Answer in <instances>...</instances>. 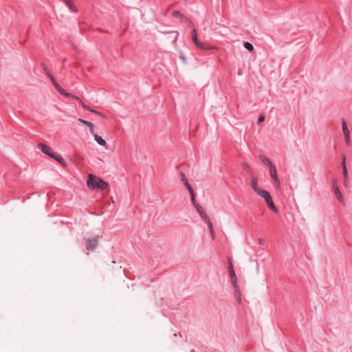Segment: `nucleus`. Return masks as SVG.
<instances>
[{
    "label": "nucleus",
    "instance_id": "obj_35",
    "mask_svg": "<svg viewBox=\"0 0 352 352\" xmlns=\"http://www.w3.org/2000/svg\"><path fill=\"white\" fill-rule=\"evenodd\" d=\"M265 119V117L263 116H261L258 118V124H260L261 122H262Z\"/></svg>",
    "mask_w": 352,
    "mask_h": 352
},
{
    "label": "nucleus",
    "instance_id": "obj_10",
    "mask_svg": "<svg viewBox=\"0 0 352 352\" xmlns=\"http://www.w3.org/2000/svg\"><path fill=\"white\" fill-rule=\"evenodd\" d=\"M180 177H181V180L184 182V184L186 186V187L187 188L188 190L192 191V188L190 186V184H189V182H188L186 175L183 172H180Z\"/></svg>",
    "mask_w": 352,
    "mask_h": 352
},
{
    "label": "nucleus",
    "instance_id": "obj_34",
    "mask_svg": "<svg viewBox=\"0 0 352 352\" xmlns=\"http://www.w3.org/2000/svg\"><path fill=\"white\" fill-rule=\"evenodd\" d=\"M49 78H50V80H52V82L53 85L55 86V83H57V82H56V80H55L54 77L52 75H51Z\"/></svg>",
    "mask_w": 352,
    "mask_h": 352
},
{
    "label": "nucleus",
    "instance_id": "obj_37",
    "mask_svg": "<svg viewBox=\"0 0 352 352\" xmlns=\"http://www.w3.org/2000/svg\"><path fill=\"white\" fill-rule=\"evenodd\" d=\"M67 91L64 89V91H62L60 94L65 96L67 94Z\"/></svg>",
    "mask_w": 352,
    "mask_h": 352
},
{
    "label": "nucleus",
    "instance_id": "obj_20",
    "mask_svg": "<svg viewBox=\"0 0 352 352\" xmlns=\"http://www.w3.org/2000/svg\"><path fill=\"white\" fill-rule=\"evenodd\" d=\"M241 166L243 168V170H245V171H247V173L253 176V171L252 170L250 166L246 163V162H243L241 164Z\"/></svg>",
    "mask_w": 352,
    "mask_h": 352
},
{
    "label": "nucleus",
    "instance_id": "obj_11",
    "mask_svg": "<svg viewBox=\"0 0 352 352\" xmlns=\"http://www.w3.org/2000/svg\"><path fill=\"white\" fill-rule=\"evenodd\" d=\"M78 122L85 124V126H87L89 127V129H90V133L91 134H94V125L92 122H89V121H87V120H85L83 119H81V118H79L78 119Z\"/></svg>",
    "mask_w": 352,
    "mask_h": 352
},
{
    "label": "nucleus",
    "instance_id": "obj_30",
    "mask_svg": "<svg viewBox=\"0 0 352 352\" xmlns=\"http://www.w3.org/2000/svg\"><path fill=\"white\" fill-rule=\"evenodd\" d=\"M179 57H180V58L182 60V61L184 63H186V58L185 57V56L183 54V52H180Z\"/></svg>",
    "mask_w": 352,
    "mask_h": 352
},
{
    "label": "nucleus",
    "instance_id": "obj_3",
    "mask_svg": "<svg viewBox=\"0 0 352 352\" xmlns=\"http://www.w3.org/2000/svg\"><path fill=\"white\" fill-rule=\"evenodd\" d=\"M257 195H258L265 199L270 209H271L272 211L275 212H278V210L274 204L273 203L272 197L268 191L261 189V190H259V192H258Z\"/></svg>",
    "mask_w": 352,
    "mask_h": 352
},
{
    "label": "nucleus",
    "instance_id": "obj_15",
    "mask_svg": "<svg viewBox=\"0 0 352 352\" xmlns=\"http://www.w3.org/2000/svg\"><path fill=\"white\" fill-rule=\"evenodd\" d=\"M80 103H81V105H82V108H83V109H86V110H88V111H91V112H93V113H95L96 114L99 115V116H100L101 117H104V115H103L102 113H100V112H99V111H95V110L91 109L89 106H87V104H85L83 102L80 101Z\"/></svg>",
    "mask_w": 352,
    "mask_h": 352
},
{
    "label": "nucleus",
    "instance_id": "obj_31",
    "mask_svg": "<svg viewBox=\"0 0 352 352\" xmlns=\"http://www.w3.org/2000/svg\"><path fill=\"white\" fill-rule=\"evenodd\" d=\"M345 161H346V157H345V155H344V156L342 157V164H341V165H342V169H344V167H346V162H345Z\"/></svg>",
    "mask_w": 352,
    "mask_h": 352
},
{
    "label": "nucleus",
    "instance_id": "obj_16",
    "mask_svg": "<svg viewBox=\"0 0 352 352\" xmlns=\"http://www.w3.org/2000/svg\"><path fill=\"white\" fill-rule=\"evenodd\" d=\"M270 176H271L272 179L274 181L277 180L278 179V177L277 176V173H276V166H272L271 168H270Z\"/></svg>",
    "mask_w": 352,
    "mask_h": 352
},
{
    "label": "nucleus",
    "instance_id": "obj_6",
    "mask_svg": "<svg viewBox=\"0 0 352 352\" xmlns=\"http://www.w3.org/2000/svg\"><path fill=\"white\" fill-rule=\"evenodd\" d=\"M333 189L338 200L342 203L344 201L342 195L336 182H333Z\"/></svg>",
    "mask_w": 352,
    "mask_h": 352
},
{
    "label": "nucleus",
    "instance_id": "obj_7",
    "mask_svg": "<svg viewBox=\"0 0 352 352\" xmlns=\"http://www.w3.org/2000/svg\"><path fill=\"white\" fill-rule=\"evenodd\" d=\"M250 186L256 194L261 190V188L258 186V178L256 177H252Z\"/></svg>",
    "mask_w": 352,
    "mask_h": 352
},
{
    "label": "nucleus",
    "instance_id": "obj_39",
    "mask_svg": "<svg viewBox=\"0 0 352 352\" xmlns=\"http://www.w3.org/2000/svg\"><path fill=\"white\" fill-rule=\"evenodd\" d=\"M63 1H64L65 0H62Z\"/></svg>",
    "mask_w": 352,
    "mask_h": 352
},
{
    "label": "nucleus",
    "instance_id": "obj_25",
    "mask_svg": "<svg viewBox=\"0 0 352 352\" xmlns=\"http://www.w3.org/2000/svg\"><path fill=\"white\" fill-rule=\"evenodd\" d=\"M189 192L190 194L191 201L192 202V204L194 205V206H195V204H198L196 202L195 195L193 189L192 190V191H189Z\"/></svg>",
    "mask_w": 352,
    "mask_h": 352
},
{
    "label": "nucleus",
    "instance_id": "obj_17",
    "mask_svg": "<svg viewBox=\"0 0 352 352\" xmlns=\"http://www.w3.org/2000/svg\"><path fill=\"white\" fill-rule=\"evenodd\" d=\"M64 2L72 11L74 12L78 11L76 7L72 3L71 0H65Z\"/></svg>",
    "mask_w": 352,
    "mask_h": 352
},
{
    "label": "nucleus",
    "instance_id": "obj_27",
    "mask_svg": "<svg viewBox=\"0 0 352 352\" xmlns=\"http://www.w3.org/2000/svg\"><path fill=\"white\" fill-rule=\"evenodd\" d=\"M173 16L175 17L183 18L184 15L178 10H175L172 13Z\"/></svg>",
    "mask_w": 352,
    "mask_h": 352
},
{
    "label": "nucleus",
    "instance_id": "obj_24",
    "mask_svg": "<svg viewBox=\"0 0 352 352\" xmlns=\"http://www.w3.org/2000/svg\"><path fill=\"white\" fill-rule=\"evenodd\" d=\"M343 175H344V185L346 186L347 185V179L349 177V174H348L346 167H344V169H343Z\"/></svg>",
    "mask_w": 352,
    "mask_h": 352
},
{
    "label": "nucleus",
    "instance_id": "obj_18",
    "mask_svg": "<svg viewBox=\"0 0 352 352\" xmlns=\"http://www.w3.org/2000/svg\"><path fill=\"white\" fill-rule=\"evenodd\" d=\"M342 129L344 135L350 134L349 130L347 126L346 122L345 120H342Z\"/></svg>",
    "mask_w": 352,
    "mask_h": 352
},
{
    "label": "nucleus",
    "instance_id": "obj_33",
    "mask_svg": "<svg viewBox=\"0 0 352 352\" xmlns=\"http://www.w3.org/2000/svg\"><path fill=\"white\" fill-rule=\"evenodd\" d=\"M65 96L78 99V98L76 97L75 96L69 93H67V94Z\"/></svg>",
    "mask_w": 352,
    "mask_h": 352
},
{
    "label": "nucleus",
    "instance_id": "obj_12",
    "mask_svg": "<svg viewBox=\"0 0 352 352\" xmlns=\"http://www.w3.org/2000/svg\"><path fill=\"white\" fill-rule=\"evenodd\" d=\"M92 135H94L95 140L97 142V143L98 144H100V146H107L106 141L104 139H102V137L96 134L94 132V134H92Z\"/></svg>",
    "mask_w": 352,
    "mask_h": 352
},
{
    "label": "nucleus",
    "instance_id": "obj_26",
    "mask_svg": "<svg viewBox=\"0 0 352 352\" xmlns=\"http://www.w3.org/2000/svg\"><path fill=\"white\" fill-rule=\"evenodd\" d=\"M244 47L246 50H248V51H250V52L254 50V47H253L252 44L249 42H245L244 43Z\"/></svg>",
    "mask_w": 352,
    "mask_h": 352
},
{
    "label": "nucleus",
    "instance_id": "obj_36",
    "mask_svg": "<svg viewBox=\"0 0 352 352\" xmlns=\"http://www.w3.org/2000/svg\"><path fill=\"white\" fill-rule=\"evenodd\" d=\"M264 242H265V241H264V240H263V239H259V243H260V244H263V243H264Z\"/></svg>",
    "mask_w": 352,
    "mask_h": 352
},
{
    "label": "nucleus",
    "instance_id": "obj_29",
    "mask_svg": "<svg viewBox=\"0 0 352 352\" xmlns=\"http://www.w3.org/2000/svg\"><path fill=\"white\" fill-rule=\"evenodd\" d=\"M344 138H345V142H346V144L349 146L350 145V143H351V140H350V134L349 135H344Z\"/></svg>",
    "mask_w": 352,
    "mask_h": 352
},
{
    "label": "nucleus",
    "instance_id": "obj_8",
    "mask_svg": "<svg viewBox=\"0 0 352 352\" xmlns=\"http://www.w3.org/2000/svg\"><path fill=\"white\" fill-rule=\"evenodd\" d=\"M38 148H39L45 154L50 157H53L52 153L50 152V148L44 144H38Z\"/></svg>",
    "mask_w": 352,
    "mask_h": 352
},
{
    "label": "nucleus",
    "instance_id": "obj_1",
    "mask_svg": "<svg viewBox=\"0 0 352 352\" xmlns=\"http://www.w3.org/2000/svg\"><path fill=\"white\" fill-rule=\"evenodd\" d=\"M87 185L89 189L97 190H104L109 186L108 182L93 174L88 175Z\"/></svg>",
    "mask_w": 352,
    "mask_h": 352
},
{
    "label": "nucleus",
    "instance_id": "obj_2",
    "mask_svg": "<svg viewBox=\"0 0 352 352\" xmlns=\"http://www.w3.org/2000/svg\"><path fill=\"white\" fill-rule=\"evenodd\" d=\"M228 271H229L230 276L231 278V282L234 288V294H235V296L239 297L240 296L239 287L237 284V278H236V276L234 273V266L232 263V260L230 258H228Z\"/></svg>",
    "mask_w": 352,
    "mask_h": 352
},
{
    "label": "nucleus",
    "instance_id": "obj_14",
    "mask_svg": "<svg viewBox=\"0 0 352 352\" xmlns=\"http://www.w3.org/2000/svg\"><path fill=\"white\" fill-rule=\"evenodd\" d=\"M261 160L267 166H269V168H271L272 166H275L274 164H272L270 160L265 157V155H260Z\"/></svg>",
    "mask_w": 352,
    "mask_h": 352
},
{
    "label": "nucleus",
    "instance_id": "obj_32",
    "mask_svg": "<svg viewBox=\"0 0 352 352\" xmlns=\"http://www.w3.org/2000/svg\"><path fill=\"white\" fill-rule=\"evenodd\" d=\"M274 183H275V185L278 188H280V180L278 179L277 180H275L274 181Z\"/></svg>",
    "mask_w": 352,
    "mask_h": 352
},
{
    "label": "nucleus",
    "instance_id": "obj_23",
    "mask_svg": "<svg viewBox=\"0 0 352 352\" xmlns=\"http://www.w3.org/2000/svg\"><path fill=\"white\" fill-rule=\"evenodd\" d=\"M41 67L45 72V74L48 76L50 77L51 75H52L50 71V69L47 68V65H45V64H42L41 65Z\"/></svg>",
    "mask_w": 352,
    "mask_h": 352
},
{
    "label": "nucleus",
    "instance_id": "obj_38",
    "mask_svg": "<svg viewBox=\"0 0 352 352\" xmlns=\"http://www.w3.org/2000/svg\"><path fill=\"white\" fill-rule=\"evenodd\" d=\"M190 352H195V351L194 349H192Z\"/></svg>",
    "mask_w": 352,
    "mask_h": 352
},
{
    "label": "nucleus",
    "instance_id": "obj_21",
    "mask_svg": "<svg viewBox=\"0 0 352 352\" xmlns=\"http://www.w3.org/2000/svg\"><path fill=\"white\" fill-rule=\"evenodd\" d=\"M191 36H192V41L194 43V44L195 43H197V41L199 40H198L197 32V30L195 28L192 29V33H191Z\"/></svg>",
    "mask_w": 352,
    "mask_h": 352
},
{
    "label": "nucleus",
    "instance_id": "obj_28",
    "mask_svg": "<svg viewBox=\"0 0 352 352\" xmlns=\"http://www.w3.org/2000/svg\"><path fill=\"white\" fill-rule=\"evenodd\" d=\"M54 87L60 94H61L62 91H64V89L59 84L55 83Z\"/></svg>",
    "mask_w": 352,
    "mask_h": 352
},
{
    "label": "nucleus",
    "instance_id": "obj_4",
    "mask_svg": "<svg viewBox=\"0 0 352 352\" xmlns=\"http://www.w3.org/2000/svg\"><path fill=\"white\" fill-rule=\"evenodd\" d=\"M98 244V236L88 239L86 241V249L87 250H94Z\"/></svg>",
    "mask_w": 352,
    "mask_h": 352
},
{
    "label": "nucleus",
    "instance_id": "obj_13",
    "mask_svg": "<svg viewBox=\"0 0 352 352\" xmlns=\"http://www.w3.org/2000/svg\"><path fill=\"white\" fill-rule=\"evenodd\" d=\"M163 34H171L173 35L172 43L174 45H176L177 41L179 36V32L177 31H170V32H162Z\"/></svg>",
    "mask_w": 352,
    "mask_h": 352
},
{
    "label": "nucleus",
    "instance_id": "obj_19",
    "mask_svg": "<svg viewBox=\"0 0 352 352\" xmlns=\"http://www.w3.org/2000/svg\"><path fill=\"white\" fill-rule=\"evenodd\" d=\"M52 156H54V157H51L54 159V160H56L60 164H61L63 165H66V162H65V160L63 158L62 156L57 155H56L54 153H52Z\"/></svg>",
    "mask_w": 352,
    "mask_h": 352
},
{
    "label": "nucleus",
    "instance_id": "obj_5",
    "mask_svg": "<svg viewBox=\"0 0 352 352\" xmlns=\"http://www.w3.org/2000/svg\"><path fill=\"white\" fill-rule=\"evenodd\" d=\"M195 207L197 210V212L199 214L201 217L206 221V223L210 221L209 217L207 215L201 206L199 204H195Z\"/></svg>",
    "mask_w": 352,
    "mask_h": 352
},
{
    "label": "nucleus",
    "instance_id": "obj_9",
    "mask_svg": "<svg viewBox=\"0 0 352 352\" xmlns=\"http://www.w3.org/2000/svg\"><path fill=\"white\" fill-rule=\"evenodd\" d=\"M195 45L201 50H210L215 48L213 46L207 45L206 44L201 43L199 41H198L197 43H195Z\"/></svg>",
    "mask_w": 352,
    "mask_h": 352
},
{
    "label": "nucleus",
    "instance_id": "obj_22",
    "mask_svg": "<svg viewBox=\"0 0 352 352\" xmlns=\"http://www.w3.org/2000/svg\"><path fill=\"white\" fill-rule=\"evenodd\" d=\"M207 224H208L209 230H210L211 237L212 239H214L215 234H214V231L212 223L211 221L207 222Z\"/></svg>",
    "mask_w": 352,
    "mask_h": 352
}]
</instances>
